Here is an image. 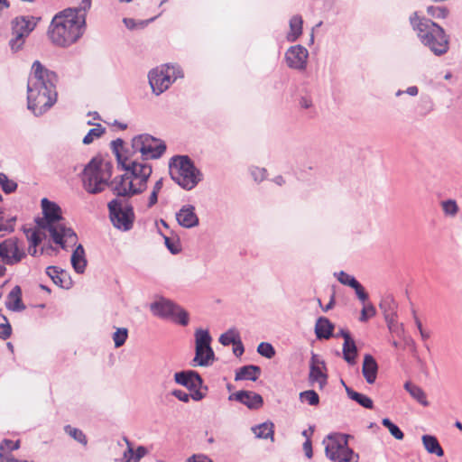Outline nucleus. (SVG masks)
Segmentation results:
<instances>
[{"label": "nucleus", "instance_id": "nucleus-64", "mask_svg": "<svg viewBox=\"0 0 462 462\" xmlns=\"http://www.w3.org/2000/svg\"><path fill=\"white\" fill-rule=\"evenodd\" d=\"M157 201H158V193L155 191H152L150 194V197H149L147 207L148 208L153 207L157 203Z\"/></svg>", "mask_w": 462, "mask_h": 462}, {"label": "nucleus", "instance_id": "nucleus-8", "mask_svg": "<svg viewBox=\"0 0 462 462\" xmlns=\"http://www.w3.org/2000/svg\"><path fill=\"white\" fill-rule=\"evenodd\" d=\"M111 178V171L106 165L95 159L85 167L82 181L84 189L91 194L102 192L107 186Z\"/></svg>", "mask_w": 462, "mask_h": 462}, {"label": "nucleus", "instance_id": "nucleus-52", "mask_svg": "<svg viewBox=\"0 0 462 462\" xmlns=\"http://www.w3.org/2000/svg\"><path fill=\"white\" fill-rule=\"evenodd\" d=\"M124 440L127 445V448L124 452L123 460L127 461V462H134L135 454H134L132 443L125 437L124 438Z\"/></svg>", "mask_w": 462, "mask_h": 462}, {"label": "nucleus", "instance_id": "nucleus-34", "mask_svg": "<svg viewBox=\"0 0 462 462\" xmlns=\"http://www.w3.org/2000/svg\"><path fill=\"white\" fill-rule=\"evenodd\" d=\"M26 236L30 242L28 253L34 256L37 253V246L41 244L42 237L40 230L28 231Z\"/></svg>", "mask_w": 462, "mask_h": 462}, {"label": "nucleus", "instance_id": "nucleus-42", "mask_svg": "<svg viewBox=\"0 0 462 462\" xmlns=\"http://www.w3.org/2000/svg\"><path fill=\"white\" fill-rule=\"evenodd\" d=\"M441 208L446 216L455 217L458 211V206L454 199H447L441 202Z\"/></svg>", "mask_w": 462, "mask_h": 462}, {"label": "nucleus", "instance_id": "nucleus-31", "mask_svg": "<svg viewBox=\"0 0 462 462\" xmlns=\"http://www.w3.org/2000/svg\"><path fill=\"white\" fill-rule=\"evenodd\" d=\"M342 352L344 359L349 365H354L356 363V358L357 356V347L356 342L352 337L348 340L344 341Z\"/></svg>", "mask_w": 462, "mask_h": 462}, {"label": "nucleus", "instance_id": "nucleus-29", "mask_svg": "<svg viewBox=\"0 0 462 462\" xmlns=\"http://www.w3.org/2000/svg\"><path fill=\"white\" fill-rule=\"evenodd\" d=\"M302 24L303 20L300 15H294L291 18L290 32L286 37L288 42H293L298 40L302 33Z\"/></svg>", "mask_w": 462, "mask_h": 462}, {"label": "nucleus", "instance_id": "nucleus-10", "mask_svg": "<svg viewBox=\"0 0 462 462\" xmlns=\"http://www.w3.org/2000/svg\"><path fill=\"white\" fill-rule=\"evenodd\" d=\"M182 71L177 66L164 65L156 68L149 73V83L155 95H160L178 79L181 78Z\"/></svg>", "mask_w": 462, "mask_h": 462}, {"label": "nucleus", "instance_id": "nucleus-39", "mask_svg": "<svg viewBox=\"0 0 462 462\" xmlns=\"http://www.w3.org/2000/svg\"><path fill=\"white\" fill-rule=\"evenodd\" d=\"M106 132L105 127H103L100 124H97L95 128H92L88 131V133L83 138L84 144H90L96 138L101 137Z\"/></svg>", "mask_w": 462, "mask_h": 462}, {"label": "nucleus", "instance_id": "nucleus-24", "mask_svg": "<svg viewBox=\"0 0 462 462\" xmlns=\"http://www.w3.org/2000/svg\"><path fill=\"white\" fill-rule=\"evenodd\" d=\"M260 374L261 368L259 366L254 365H244L236 371L235 380H250L255 382Z\"/></svg>", "mask_w": 462, "mask_h": 462}, {"label": "nucleus", "instance_id": "nucleus-11", "mask_svg": "<svg viewBox=\"0 0 462 462\" xmlns=\"http://www.w3.org/2000/svg\"><path fill=\"white\" fill-rule=\"evenodd\" d=\"M40 19L34 16H20L12 21V38L9 46L14 52L23 48L25 39L34 30Z\"/></svg>", "mask_w": 462, "mask_h": 462}, {"label": "nucleus", "instance_id": "nucleus-16", "mask_svg": "<svg viewBox=\"0 0 462 462\" xmlns=\"http://www.w3.org/2000/svg\"><path fill=\"white\" fill-rule=\"evenodd\" d=\"M309 58L308 50L302 45L291 46L285 52V61L290 69L304 71Z\"/></svg>", "mask_w": 462, "mask_h": 462}, {"label": "nucleus", "instance_id": "nucleus-19", "mask_svg": "<svg viewBox=\"0 0 462 462\" xmlns=\"http://www.w3.org/2000/svg\"><path fill=\"white\" fill-rule=\"evenodd\" d=\"M229 400L237 401L251 410H257L263 403V397L251 391H238L229 396Z\"/></svg>", "mask_w": 462, "mask_h": 462}, {"label": "nucleus", "instance_id": "nucleus-14", "mask_svg": "<svg viewBox=\"0 0 462 462\" xmlns=\"http://www.w3.org/2000/svg\"><path fill=\"white\" fill-rule=\"evenodd\" d=\"M174 380L178 384L192 392V400L198 402L205 397V394L199 390L203 383L202 378L196 371L189 370L175 373Z\"/></svg>", "mask_w": 462, "mask_h": 462}, {"label": "nucleus", "instance_id": "nucleus-36", "mask_svg": "<svg viewBox=\"0 0 462 462\" xmlns=\"http://www.w3.org/2000/svg\"><path fill=\"white\" fill-rule=\"evenodd\" d=\"M15 217H9L0 209V232L11 233L14 230Z\"/></svg>", "mask_w": 462, "mask_h": 462}, {"label": "nucleus", "instance_id": "nucleus-23", "mask_svg": "<svg viewBox=\"0 0 462 462\" xmlns=\"http://www.w3.org/2000/svg\"><path fill=\"white\" fill-rule=\"evenodd\" d=\"M333 330L334 325L329 321L328 318L320 317L317 319L315 325V333L319 339H328L332 337Z\"/></svg>", "mask_w": 462, "mask_h": 462}, {"label": "nucleus", "instance_id": "nucleus-48", "mask_svg": "<svg viewBox=\"0 0 462 462\" xmlns=\"http://www.w3.org/2000/svg\"><path fill=\"white\" fill-rule=\"evenodd\" d=\"M20 448V440L13 441L5 439L0 444V452L5 455L6 451L16 450Z\"/></svg>", "mask_w": 462, "mask_h": 462}, {"label": "nucleus", "instance_id": "nucleus-60", "mask_svg": "<svg viewBox=\"0 0 462 462\" xmlns=\"http://www.w3.org/2000/svg\"><path fill=\"white\" fill-rule=\"evenodd\" d=\"M245 348L241 339L234 345L233 353L236 356H241L244 354Z\"/></svg>", "mask_w": 462, "mask_h": 462}, {"label": "nucleus", "instance_id": "nucleus-41", "mask_svg": "<svg viewBox=\"0 0 462 462\" xmlns=\"http://www.w3.org/2000/svg\"><path fill=\"white\" fill-rule=\"evenodd\" d=\"M174 312L170 319L182 326H187L189 323V313L178 305H176V311Z\"/></svg>", "mask_w": 462, "mask_h": 462}, {"label": "nucleus", "instance_id": "nucleus-26", "mask_svg": "<svg viewBox=\"0 0 462 462\" xmlns=\"http://www.w3.org/2000/svg\"><path fill=\"white\" fill-rule=\"evenodd\" d=\"M22 291L19 286H14L8 294L9 301L6 303V307L14 311H21L25 309L22 301Z\"/></svg>", "mask_w": 462, "mask_h": 462}, {"label": "nucleus", "instance_id": "nucleus-32", "mask_svg": "<svg viewBox=\"0 0 462 462\" xmlns=\"http://www.w3.org/2000/svg\"><path fill=\"white\" fill-rule=\"evenodd\" d=\"M253 432L258 439H273V424L263 422L255 427L252 428Z\"/></svg>", "mask_w": 462, "mask_h": 462}, {"label": "nucleus", "instance_id": "nucleus-18", "mask_svg": "<svg viewBox=\"0 0 462 462\" xmlns=\"http://www.w3.org/2000/svg\"><path fill=\"white\" fill-rule=\"evenodd\" d=\"M326 365L318 355L312 354L310 365L309 381L311 383H318L320 389L327 384L328 375L324 372Z\"/></svg>", "mask_w": 462, "mask_h": 462}, {"label": "nucleus", "instance_id": "nucleus-61", "mask_svg": "<svg viewBox=\"0 0 462 462\" xmlns=\"http://www.w3.org/2000/svg\"><path fill=\"white\" fill-rule=\"evenodd\" d=\"M266 171L265 169H258L256 168L252 171V175L254 176L255 180H263L265 178Z\"/></svg>", "mask_w": 462, "mask_h": 462}, {"label": "nucleus", "instance_id": "nucleus-2", "mask_svg": "<svg viewBox=\"0 0 462 462\" xmlns=\"http://www.w3.org/2000/svg\"><path fill=\"white\" fill-rule=\"evenodd\" d=\"M117 162L125 173L112 181V189L116 196L132 197L143 192L152 175V165L139 162L133 154H117Z\"/></svg>", "mask_w": 462, "mask_h": 462}, {"label": "nucleus", "instance_id": "nucleus-27", "mask_svg": "<svg viewBox=\"0 0 462 462\" xmlns=\"http://www.w3.org/2000/svg\"><path fill=\"white\" fill-rule=\"evenodd\" d=\"M421 440L428 453L436 455L437 457L444 456V450L435 436L423 435Z\"/></svg>", "mask_w": 462, "mask_h": 462}, {"label": "nucleus", "instance_id": "nucleus-9", "mask_svg": "<svg viewBox=\"0 0 462 462\" xmlns=\"http://www.w3.org/2000/svg\"><path fill=\"white\" fill-rule=\"evenodd\" d=\"M348 434L336 433L328 436L325 452L333 462H358L359 455L348 447Z\"/></svg>", "mask_w": 462, "mask_h": 462}, {"label": "nucleus", "instance_id": "nucleus-30", "mask_svg": "<svg viewBox=\"0 0 462 462\" xmlns=\"http://www.w3.org/2000/svg\"><path fill=\"white\" fill-rule=\"evenodd\" d=\"M343 385L345 386L346 393L347 397L355 402H356L359 405L366 409H372L374 407V402L371 398L368 396L359 393L354 391L352 388L346 386L342 381Z\"/></svg>", "mask_w": 462, "mask_h": 462}, {"label": "nucleus", "instance_id": "nucleus-38", "mask_svg": "<svg viewBox=\"0 0 462 462\" xmlns=\"http://www.w3.org/2000/svg\"><path fill=\"white\" fill-rule=\"evenodd\" d=\"M299 399L301 402H306L311 406H317L319 403V394L314 390L301 392Z\"/></svg>", "mask_w": 462, "mask_h": 462}, {"label": "nucleus", "instance_id": "nucleus-25", "mask_svg": "<svg viewBox=\"0 0 462 462\" xmlns=\"http://www.w3.org/2000/svg\"><path fill=\"white\" fill-rule=\"evenodd\" d=\"M71 264L78 273H83L87 266L85 251L81 245H79L71 255Z\"/></svg>", "mask_w": 462, "mask_h": 462}, {"label": "nucleus", "instance_id": "nucleus-47", "mask_svg": "<svg viewBox=\"0 0 462 462\" xmlns=\"http://www.w3.org/2000/svg\"><path fill=\"white\" fill-rule=\"evenodd\" d=\"M153 20H154V18H152L150 20L136 22L134 19H132V18H124L123 22L128 29L134 30L138 27H140V28L145 27L150 22H152Z\"/></svg>", "mask_w": 462, "mask_h": 462}, {"label": "nucleus", "instance_id": "nucleus-17", "mask_svg": "<svg viewBox=\"0 0 462 462\" xmlns=\"http://www.w3.org/2000/svg\"><path fill=\"white\" fill-rule=\"evenodd\" d=\"M177 223L183 228L190 229L199 225V218L196 213V208L191 204L182 205L175 213Z\"/></svg>", "mask_w": 462, "mask_h": 462}, {"label": "nucleus", "instance_id": "nucleus-44", "mask_svg": "<svg viewBox=\"0 0 462 462\" xmlns=\"http://www.w3.org/2000/svg\"><path fill=\"white\" fill-rule=\"evenodd\" d=\"M0 184L2 189L7 194L14 192L17 188V183L9 180L4 173H0Z\"/></svg>", "mask_w": 462, "mask_h": 462}, {"label": "nucleus", "instance_id": "nucleus-5", "mask_svg": "<svg viewBox=\"0 0 462 462\" xmlns=\"http://www.w3.org/2000/svg\"><path fill=\"white\" fill-rule=\"evenodd\" d=\"M411 23L423 45L428 47L436 56L448 52L449 39L444 29L427 18H418L417 14L411 17Z\"/></svg>", "mask_w": 462, "mask_h": 462}, {"label": "nucleus", "instance_id": "nucleus-55", "mask_svg": "<svg viewBox=\"0 0 462 462\" xmlns=\"http://www.w3.org/2000/svg\"><path fill=\"white\" fill-rule=\"evenodd\" d=\"M356 291V296L362 301H365L368 299V294L365 292L364 287L358 283L356 288H353Z\"/></svg>", "mask_w": 462, "mask_h": 462}, {"label": "nucleus", "instance_id": "nucleus-63", "mask_svg": "<svg viewBox=\"0 0 462 462\" xmlns=\"http://www.w3.org/2000/svg\"><path fill=\"white\" fill-rule=\"evenodd\" d=\"M303 450L305 452V455L307 457L310 458L312 457V446H311V442L310 439H307L304 443H303Z\"/></svg>", "mask_w": 462, "mask_h": 462}, {"label": "nucleus", "instance_id": "nucleus-45", "mask_svg": "<svg viewBox=\"0 0 462 462\" xmlns=\"http://www.w3.org/2000/svg\"><path fill=\"white\" fill-rule=\"evenodd\" d=\"M257 352L266 358H273L275 356L274 347L267 342H262L257 346Z\"/></svg>", "mask_w": 462, "mask_h": 462}, {"label": "nucleus", "instance_id": "nucleus-62", "mask_svg": "<svg viewBox=\"0 0 462 462\" xmlns=\"http://www.w3.org/2000/svg\"><path fill=\"white\" fill-rule=\"evenodd\" d=\"M112 145H113V149H114V152L116 156H117V154H122L120 152V149L122 150L123 146H124V141L122 139H116V140L113 141Z\"/></svg>", "mask_w": 462, "mask_h": 462}, {"label": "nucleus", "instance_id": "nucleus-59", "mask_svg": "<svg viewBox=\"0 0 462 462\" xmlns=\"http://www.w3.org/2000/svg\"><path fill=\"white\" fill-rule=\"evenodd\" d=\"M389 431L398 440L402 439L404 437L403 432L395 424L389 430Z\"/></svg>", "mask_w": 462, "mask_h": 462}, {"label": "nucleus", "instance_id": "nucleus-15", "mask_svg": "<svg viewBox=\"0 0 462 462\" xmlns=\"http://www.w3.org/2000/svg\"><path fill=\"white\" fill-rule=\"evenodd\" d=\"M25 253L19 245L16 237H10L0 243V262L6 265L18 263L24 258Z\"/></svg>", "mask_w": 462, "mask_h": 462}, {"label": "nucleus", "instance_id": "nucleus-28", "mask_svg": "<svg viewBox=\"0 0 462 462\" xmlns=\"http://www.w3.org/2000/svg\"><path fill=\"white\" fill-rule=\"evenodd\" d=\"M404 389L410 393V395L416 400L419 403H420L422 406L427 407L429 406V402L427 400V396L425 392L422 390L421 387L413 384L411 382H406L404 383Z\"/></svg>", "mask_w": 462, "mask_h": 462}, {"label": "nucleus", "instance_id": "nucleus-35", "mask_svg": "<svg viewBox=\"0 0 462 462\" xmlns=\"http://www.w3.org/2000/svg\"><path fill=\"white\" fill-rule=\"evenodd\" d=\"M91 6V0H82L78 7L75 8H68L66 9V14H71V16H76L77 20L79 17L84 18V24L86 23V14L87 11Z\"/></svg>", "mask_w": 462, "mask_h": 462}, {"label": "nucleus", "instance_id": "nucleus-33", "mask_svg": "<svg viewBox=\"0 0 462 462\" xmlns=\"http://www.w3.org/2000/svg\"><path fill=\"white\" fill-rule=\"evenodd\" d=\"M379 308L383 311V317L397 314V303L391 295L386 296L381 300Z\"/></svg>", "mask_w": 462, "mask_h": 462}, {"label": "nucleus", "instance_id": "nucleus-22", "mask_svg": "<svg viewBox=\"0 0 462 462\" xmlns=\"http://www.w3.org/2000/svg\"><path fill=\"white\" fill-rule=\"evenodd\" d=\"M378 365L371 355H365L363 361L362 374L367 383L373 384L377 377Z\"/></svg>", "mask_w": 462, "mask_h": 462}, {"label": "nucleus", "instance_id": "nucleus-57", "mask_svg": "<svg viewBox=\"0 0 462 462\" xmlns=\"http://www.w3.org/2000/svg\"><path fill=\"white\" fill-rule=\"evenodd\" d=\"M396 318H397V314L384 317V319H385L388 328L390 330L395 329V327L397 326Z\"/></svg>", "mask_w": 462, "mask_h": 462}, {"label": "nucleus", "instance_id": "nucleus-46", "mask_svg": "<svg viewBox=\"0 0 462 462\" xmlns=\"http://www.w3.org/2000/svg\"><path fill=\"white\" fill-rule=\"evenodd\" d=\"M337 280L340 283L347 285L351 288H356V286L359 283L354 276L343 271L337 273Z\"/></svg>", "mask_w": 462, "mask_h": 462}, {"label": "nucleus", "instance_id": "nucleus-54", "mask_svg": "<svg viewBox=\"0 0 462 462\" xmlns=\"http://www.w3.org/2000/svg\"><path fill=\"white\" fill-rule=\"evenodd\" d=\"M171 394L176 397L178 400L183 402H188L189 401V399L191 398V394H189L187 393L186 392L182 391V390H173L171 392Z\"/></svg>", "mask_w": 462, "mask_h": 462}, {"label": "nucleus", "instance_id": "nucleus-56", "mask_svg": "<svg viewBox=\"0 0 462 462\" xmlns=\"http://www.w3.org/2000/svg\"><path fill=\"white\" fill-rule=\"evenodd\" d=\"M187 462H213V460L206 455L199 454L190 457Z\"/></svg>", "mask_w": 462, "mask_h": 462}, {"label": "nucleus", "instance_id": "nucleus-4", "mask_svg": "<svg viewBox=\"0 0 462 462\" xmlns=\"http://www.w3.org/2000/svg\"><path fill=\"white\" fill-rule=\"evenodd\" d=\"M84 18L66 14L62 11L57 14L51 23L49 36L52 43L58 46L66 47L77 42L82 35L84 30Z\"/></svg>", "mask_w": 462, "mask_h": 462}, {"label": "nucleus", "instance_id": "nucleus-1", "mask_svg": "<svg viewBox=\"0 0 462 462\" xmlns=\"http://www.w3.org/2000/svg\"><path fill=\"white\" fill-rule=\"evenodd\" d=\"M57 74L35 60L27 82V107L34 116L46 113L57 102Z\"/></svg>", "mask_w": 462, "mask_h": 462}, {"label": "nucleus", "instance_id": "nucleus-58", "mask_svg": "<svg viewBox=\"0 0 462 462\" xmlns=\"http://www.w3.org/2000/svg\"><path fill=\"white\" fill-rule=\"evenodd\" d=\"M134 454H135V456L134 458V462H139V460L147 454V449L143 446H139L136 448Z\"/></svg>", "mask_w": 462, "mask_h": 462}, {"label": "nucleus", "instance_id": "nucleus-43", "mask_svg": "<svg viewBox=\"0 0 462 462\" xmlns=\"http://www.w3.org/2000/svg\"><path fill=\"white\" fill-rule=\"evenodd\" d=\"M128 337V330L125 328H119L113 334V340L116 347L122 346Z\"/></svg>", "mask_w": 462, "mask_h": 462}, {"label": "nucleus", "instance_id": "nucleus-7", "mask_svg": "<svg viewBox=\"0 0 462 462\" xmlns=\"http://www.w3.org/2000/svg\"><path fill=\"white\" fill-rule=\"evenodd\" d=\"M165 150L166 144L163 141L148 134H143L132 139L131 151L127 150L125 154H133V157H139L145 162L159 159Z\"/></svg>", "mask_w": 462, "mask_h": 462}, {"label": "nucleus", "instance_id": "nucleus-40", "mask_svg": "<svg viewBox=\"0 0 462 462\" xmlns=\"http://www.w3.org/2000/svg\"><path fill=\"white\" fill-rule=\"evenodd\" d=\"M240 339L239 334L236 329H229L222 334L219 337V342L223 346L235 345Z\"/></svg>", "mask_w": 462, "mask_h": 462}, {"label": "nucleus", "instance_id": "nucleus-53", "mask_svg": "<svg viewBox=\"0 0 462 462\" xmlns=\"http://www.w3.org/2000/svg\"><path fill=\"white\" fill-rule=\"evenodd\" d=\"M12 334L11 325L6 322L5 324H0V338L7 339Z\"/></svg>", "mask_w": 462, "mask_h": 462}, {"label": "nucleus", "instance_id": "nucleus-37", "mask_svg": "<svg viewBox=\"0 0 462 462\" xmlns=\"http://www.w3.org/2000/svg\"><path fill=\"white\" fill-rule=\"evenodd\" d=\"M65 432L70 436L72 439H74L79 443L86 446L88 444V439L84 432L77 428H73L70 425H66L64 427Z\"/></svg>", "mask_w": 462, "mask_h": 462}, {"label": "nucleus", "instance_id": "nucleus-49", "mask_svg": "<svg viewBox=\"0 0 462 462\" xmlns=\"http://www.w3.org/2000/svg\"><path fill=\"white\" fill-rule=\"evenodd\" d=\"M375 314L376 310L372 304L365 305L361 310L359 320L361 322H366L368 319L375 316Z\"/></svg>", "mask_w": 462, "mask_h": 462}, {"label": "nucleus", "instance_id": "nucleus-6", "mask_svg": "<svg viewBox=\"0 0 462 462\" xmlns=\"http://www.w3.org/2000/svg\"><path fill=\"white\" fill-rule=\"evenodd\" d=\"M171 178L181 188L190 190L200 181V172L186 155H178L169 162Z\"/></svg>", "mask_w": 462, "mask_h": 462}, {"label": "nucleus", "instance_id": "nucleus-3", "mask_svg": "<svg viewBox=\"0 0 462 462\" xmlns=\"http://www.w3.org/2000/svg\"><path fill=\"white\" fill-rule=\"evenodd\" d=\"M42 209L43 217L37 220L39 228L48 231L53 242L62 249L75 245L78 241L77 234L62 222L60 206L44 198L42 199Z\"/></svg>", "mask_w": 462, "mask_h": 462}, {"label": "nucleus", "instance_id": "nucleus-51", "mask_svg": "<svg viewBox=\"0 0 462 462\" xmlns=\"http://www.w3.org/2000/svg\"><path fill=\"white\" fill-rule=\"evenodd\" d=\"M163 237H164L165 245L171 254H176L180 252V250H181L180 244L178 239L173 240L166 236H164Z\"/></svg>", "mask_w": 462, "mask_h": 462}, {"label": "nucleus", "instance_id": "nucleus-20", "mask_svg": "<svg viewBox=\"0 0 462 462\" xmlns=\"http://www.w3.org/2000/svg\"><path fill=\"white\" fill-rule=\"evenodd\" d=\"M152 313L162 319H170L176 311V304L165 298H159L150 305Z\"/></svg>", "mask_w": 462, "mask_h": 462}, {"label": "nucleus", "instance_id": "nucleus-50", "mask_svg": "<svg viewBox=\"0 0 462 462\" xmlns=\"http://www.w3.org/2000/svg\"><path fill=\"white\" fill-rule=\"evenodd\" d=\"M427 12L435 18H445L448 15V9L440 6H429Z\"/></svg>", "mask_w": 462, "mask_h": 462}, {"label": "nucleus", "instance_id": "nucleus-12", "mask_svg": "<svg viewBox=\"0 0 462 462\" xmlns=\"http://www.w3.org/2000/svg\"><path fill=\"white\" fill-rule=\"evenodd\" d=\"M212 337L206 329L198 328L195 331V357L193 365L208 366L215 359L214 351L210 346Z\"/></svg>", "mask_w": 462, "mask_h": 462}, {"label": "nucleus", "instance_id": "nucleus-21", "mask_svg": "<svg viewBox=\"0 0 462 462\" xmlns=\"http://www.w3.org/2000/svg\"><path fill=\"white\" fill-rule=\"evenodd\" d=\"M46 274L51 279V281L59 287L62 289H69L72 286V281L69 274L56 266H49L46 269Z\"/></svg>", "mask_w": 462, "mask_h": 462}, {"label": "nucleus", "instance_id": "nucleus-13", "mask_svg": "<svg viewBox=\"0 0 462 462\" xmlns=\"http://www.w3.org/2000/svg\"><path fill=\"white\" fill-rule=\"evenodd\" d=\"M110 219L115 227L127 231L133 226L134 214L132 207L123 206L118 199H113L108 203Z\"/></svg>", "mask_w": 462, "mask_h": 462}]
</instances>
